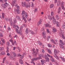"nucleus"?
Here are the masks:
<instances>
[{"label": "nucleus", "mask_w": 65, "mask_h": 65, "mask_svg": "<svg viewBox=\"0 0 65 65\" xmlns=\"http://www.w3.org/2000/svg\"><path fill=\"white\" fill-rule=\"evenodd\" d=\"M10 58L11 59H12V60H14V58H13V55H11L10 56Z\"/></svg>", "instance_id": "nucleus-30"}, {"label": "nucleus", "mask_w": 65, "mask_h": 65, "mask_svg": "<svg viewBox=\"0 0 65 65\" xmlns=\"http://www.w3.org/2000/svg\"><path fill=\"white\" fill-rule=\"evenodd\" d=\"M59 45L60 47H61V48H64V46H63V45L61 44H59Z\"/></svg>", "instance_id": "nucleus-28"}, {"label": "nucleus", "mask_w": 65, "mask_h": 65, "mask_svg": "<svg viewBox=\"0 0 65 65\" xmlns=\"http://www.w3.org/2000/svg\"><path fill=\"white\" fill-rule=\"evenodd\" d=\"M54 57L55 58H56V59H58V60H59V59H60L59 57L56 55H54Z\"/></svg>", "instance_id": "nucleus-18"}, {"label": "nucleus", "mask_w": 65, "mask_h": 65, "mask_svg": "<svg viewBox=\"0 0 65 65\" xmlns=\"http://www.w3.org/2000/svg\"><path fill=\"white\" fill-rule=\"evenodd\" d=\"M12 54H13L14 56L15 57H17V54H16V53H15L13 52H12Z\"/></svg>", "instance_id": "nucleus-19"}, {"label": "nucleus", "mask_w": 65, "mask_h": 65, "mask_svg": "<svg viewBox=\"0 0 65 65\" xmlns=\"http://www.w3.org/2000/svg\"><path fill=\"white\" fill-rule=\"evenodd\" d=\"M18 56L19 57H20V58H21V59H22V58H23L24 57V55H22L20 54H19L18 55Z\"/></svg>", "instance_id": "nucleus-12"}, {"label": "nucleus", "mask_w": 65, "mask_h": 65, "mask_svg": "<svg viewBox=\"0 0 65 65\" xmlns=\"http://www.w3.org/2000/svg\"><path fill=\"white\" fill-rule=\"evenodd\" d=\"M64 3L63 2H61V1L60 0H59L58 1L57 3V6H60V5H61V6H63L64 5Z\"/></svg>", "instance_id": "nucleus-2"}, {"label": "nucleus", "mask_w": 65, "mask_h": 65, "mask_svg": "<svg viewBox=\"0 0 65 65\" xmlns=\"http://www.w3.org/2000/svg\"><path fill=\"white\" fill-rule=\"evenodd\" d=\"M5 59H6V57H5L3 59V60L5 61Z\"/></svg>", "instance_id": "nucleus-61"}, {"label": "nucleus", "mask_w": 65, "mask_h": 65, "mask_svg": "<svg viewBox=\"0 0 65 65\" xmlns=\"http://www.w3.org/2000/svg\"><path fill=\"white\" fill-rule=\"evenodd\" d=\"M56 65H59V63L58 62H57L56 63Z\"/></svg>", "instance_id": "nucleus-64"}, {"label": "nucleus", "mask_w": 65, "mask_h": 65, "mask_svg": "<svg viewBox=\"0 0 65 65\" xmlns=\"http://www.w3.org/2000/svg\"><path fill=\"white\" fill-rule=\"evenodd\" d=\"M56 24L57 26L58 27H59V26H60V24H59V22H57L56 23Z\"/></svg>", "instance_id": "nucleus-32"}, {"label": "nucleus", "mask_w": 65, "mask_h": 65, "mask_svg": "<svg viewBox=\"0 0 65 65\" xmlns=\"http://www.w3.org/2000/svg\"><path fill=\"white\" fill-rule=\"evenodd\" d=\"M24 15H25V18L26 19H27V18H28V14H27V13H25V14H24Z\"/></svg>", "instance_id": "nucleus-25"}, {"label": "nucleus", "mask_w": 65, "mask_h": 65, "mask_svg": "<svg viewBox=\"0 0 65 65\" xmlns=\"http://www.w3.org/2000/svg\"><path fill=\"white\" fill-rule=\"evenodd\" d=\"M53 23L54 24H55L56 23V20L55 19H54L53 21Z\"/></svg>", "instance_id": "nucleus-21"}, {"label": "nucleus", "mask_w": 65, "mask_h": 65, "mask_svg": "<svg viewBox=\"0 0 65 65\" xmlns=\"http://www.w3.org/2000/svg\"><path fill=\"white\" fill-rule=\"evenodd\" d=\"M17 8L18 9H17L16 10L18 13L19 14L20 13V10H19V9L20 8V7H19V6H18L17 7Z\"/></svg>", "instance_id": "nucleus-6"}, {"label": "nucleus", "mask_w": 65, "mask_h": 65, "mask_svg": "<svg viewBox=\"0 0 65 65\" xmlns=\"http://www.w3.org/2000/svg\"><path fill=\"white\" fill-rule=\"evenodd\" d=\"M13 21H14V24H15V23H17V21L15 19H14Z\"/></svg>", "instance_id": "nucleus-44"}, {"label": "nucleus", "mask_w": 65, "mask_h": 65, "mask_svg": "<svg viewBox=\"0 0 65 65\" xmlns=\"http://www.w3.org/2000/svg\"><path fill=\"white\" fill-rule=\"evenodd\" d=\"M15 48H17V47H14L13 48V50H15Z\"/></svg>", "instance_id": "nucleus-60"}, {"label": "nucleus", "mask_w": 65, "mask_h": 65, "mask_svg": "<svg viewBox=\"0 0 65 65\" xmlns=\"http://www.w3.org/2000/svg\"><path fill=\"white\" fill-rule=\"evenodd\" d=\"M50 59L52 62H55V60H54V59H53V58H51Z\"/></svg>", "instance_id": "nucleus-42"}, {"label": "nucleus", "mask_w": 65, "mask_h": 65, "mask_svg": "<svg viewBox=\"0 0 65 65\" xmlns=\"http://www.w3.org/2000/svg\"><path fill=\"white\" fill-rule=\"evenodd\" d=\"M26 13V12H25V11H24V10H23L22 11V15H23V14H25V13Z\"/></svg>", "instance_id": "nucleus-39"}, {"label": "nucleus", "mask_w": 65, "mask_h": 65, "mask_svg": "<svg viewBox=\"0 0 65 65\" xmlns=\"http://www.w3.org/2000/svg\"><path fill=\"white\" fill-rule=\"evenodd\" d=\"M50 8H53V7H54V5L53 4H51V5H50Z\"/></svg>", "instance_id": "nucleus-43"}, {"label": "nucleus", "mask_w": 65, "mask_h": 65, "mask_svg": "<svg viewBox=\"0 0 65 65\" xmlns=\"http://www.w3.org/2000/svg\"><path fill=\"white\" fill-rule=\"evenodd\" d=\"M45 27H49V28H51V27H52L51 25L47 23L45 24Z\"/></svg>", "instance_id": "nucleus-10"}, {"label": "nucleus", "mask_w": 65, "mask_h": 65, "mask_svg": "<svg viewBox=\"0 0 65 65\" xmlns=\"http://www.w3.org/2000/svg\"><path fill=\"white\" fill-rule=\"evenodd\" d=\"M48 47H52V45L51 44H48Z\"/></svg>", "instance_id": "nucleus-48"}, {"label": "nucleus", "mask_w": 65, "mask_h": 65, "mask_svg": "<svg viewBox=\"0 0 65 65\" xmlns=\"http://www.w3.org/2000/svg\"><path fill=\"white\" fill-rule=\"evenodd\" d=\"M1 54L2 55H5V53L4 52H2L1 53Z\"/></svg>", "instance_id": "nucleus-29"}, {"label": "nucleus", "mask_w": 65, "mask_h": 65, "mask_svg": "<svg viewBox=\"0 0 65 65\" xmlns=\"http://www.w3.org/2000/svg\"><path fill=\"white\" fill-rule=\"evenodd\" d=\"M54 18H55V17H54L53 16L52 17V18H49V19L50 20H52V19H54H54H54Z\"/></svg>", "instance_id": "nucleus-38"}, {"label": "nucleus", "mask_w": 65, "mask_h": 65, "mask_svg": "<svg viewBox=\"0 0 65 65\" xmlns=\"http://www.w3.org/2000/svg\"><path fill=\"white\" fill-rule=\"evenodd\" d=\"M51 15H52V16H53L54 15V12L53 11L51 12Z\"/></svg>", "instance_id": "nucleus-53"}, {"label": "nucleus", "mask_w": 65, "mask_h": 65, "mask_svg": "<svg viewBox=\"0 0 65 65\" xmlns=\"http://www.w3.org/2000/svg\"><path fill=\"white\" fill-rule=\"evenodd\" d=\"M19 63L21 64H23V61L21 59H19Z\"/></svg>", "instance_id": "nucleus-16"}, {"label": "nucleus", "mask_w": 65, "mask_h": 65, "mask_svg": "<svg viewBox=\"0 0 65 65\" xmlns=\"http://www.w3.org/2000/svg\"><path fill=\"white\" fill-rule=\"evenodd\" d=\"M9 21H10V24L11 26L12 25V19L11 18H10L9 19Z\"/></svg>", "instance_id": "nucleus-17"}, {"label": "nucleus", "mask_w": 65, "mask_h": 65, "mask_svg": "<svg viewBox=\"0 0 65 65\" xmlns=\"http://www.w3.org/2000/svg\"><path fill=\"white\" fill-rule=\"evenodd\" d=\"M64 33V31L63 30L61 31V34L62 36V38L63 39H65V37H64V35H63V33Z\"/></svg>", "instance_id": "nucleus-7"}, {"label": "nucleus", "mask_w": 65, "mask_h": 65, "mask_svg": "<svg viewBox=\"0 0 65 65\" xmlns=\"http://www.w3.org/2000/svg\"><path fill=\"white\" fill-rule=\"evenodd\" d=\"M60 42L61 44H63V45H64V44L63 43V42L62 40H60Z\"/></svg>", "instance_id": "nucleus-36"}, {"label": "nucleus", "mask_w": 65, "mask_h": 65, "mask_svg": "<svg viewBox=\"0 0 65 65\" xmlns=\"http://www.w3.org/2000/svg\"><path fill=\"white\" fill-rule=\"evenodd\" d=\"M22 20H24V21L25 23L27 22V20H26V18H25V17L24 15H22Z\"/></svg>", "instance_id": "nucleus-4"}, {"label": "nucleus", "mask_w": 65, "mask_h": 65, "mask_svg": "<svg viewBox=\"0 0 65 65\" xmlns=\"http://www.w3.org/2000/svg\"><path fill=\"white\" fill-rule=\"evenodd\" d=\"M5 15V14H4V13H2V17L4 19V15Z\"/></svg>", "instance_id": "nucleus-46"}, {"label": "nucleus", "mask_w": 65, "mask_h": 65, "mask_svg": "<svg viewBox=\"0 0 65 65\" xmlns=\"http://www.w3.org/2000/svg\"><path fill=\"white\" fill-rule=\"evenodd\" d=\"M17 1L16 0H15L14 1H13L11 3V5L12 6H14V4Z\"/></svg>", "instance_id": "nucleus-9"}, {"label": "nucleus", "mask_w": 65, "mask_h": 65, "mask_svg": "<svg viewBox=\"0 0 65 65\" xmlns=\"http://www.w3.org/2000/svg\"><path fill=\"white\" fill-rule=\"evenodd\" d=\"M45 59L47 62H49V59L48 57H46L45 58Z\"/></svg>", "instance_id": "nucleus-33"}, {"label": "nucleus", "mask_w": 65, "mask_h": 65, "mask_svg": "<svg viewBox=\"0 0 65 65\" xmlns=\"http://www.w3.org/2000/svg\"><path fill=\"white\" fill-rule=\"evenodd\" d=\"M6 62L7 64H8V60H6Z\"/></svg>", "instance_id": "nucleus-62"}, {"label": "nucleus", "mask_w": 65, "mask_h": 65, "mask_svg": "<svg viewBox=\"0 0 65 65\" xmlns=\"http://www.w3.org/2000/svg\"><path fill=\"white\" fill-rule=\"evenodd\" d=\"M51 38V36H48L47 38V39L48 40V38Z\"/></svg>", "instance_id": "nucleus-63"}, {"label": "nucleus", "mask_w": 65, "mask_h": 65, "mask_svg": "<svg viewBox=\"0 0 65 65\" xmlns=\"http://www.w3.org/2000/svg\"><path fill=\"white\" fill-rule=\"evenodd\" d=\"M59 58H60L63 61V62H65V58L63 57H61L60 56Z\"/></svg>", "instance_id": "nucleus-14"}, {"label": "nucleus", "mask_w": 65, "mask_h": 65, "mask_svg": "<svg viewBox=\"0 0 65 65\" xmlns=\"http://www.w3.org/2000/svg\"><path fill=\"white\" fill-rule=\"evenodd\" d=\"M29 31H30V32H31V34H32V35L33 34H34V32H33V31H32L31 30H30Z\"/></svg>", "instance_id": "nucleus-41"}, {"label": "nucleus", "mask_w": 65, "mask_h": 65, "mask_svg": "<svg viewBox=\"0 0 65 65\" xmlns=\"http://www.w3.org/2000/svg\"><path fill=\"white\" fill-rule=\"evenodd\" d=\"M43 37L44 38V39H45V38H46V36H45V35H43Z\"/></svg>", "instance_id": "nucleus-57"}, {"label": "nucleus", "mask_w": 65, "mask_h": 65, "mask_svg": "<svg viewBox=\"0 0 65 65\" xmlns=\"http://www.w3.org/2000/svg\"><path fill=\"white\" fill-rule=\"evenodd\" d=\"M62 6V9H63V10H65V8H64V6Z\"/></svg>", "instance_id": "nucleus-50"}, {"label": "nucleus", "mask_w": 65, "mask_h": 65, "mask_svg": "<svg viewBox=\"0 0 65 65\" xmlns=\"http://www.w3.org/2000/svg\"><path fill=\"white\" fill-rule=\"evenodd\" d=\"M13 27L14 28H15L17 27V25L15 24L13 25Z\"/></svg>", "instance_id": "nucleus-49"}, {"label": "nucleus", "mask_w": 65, "mask_h": 65, "mask_svg": "<svg viewBox=\"0 0 65 65\" xmlns=\"http://www.w3.org/2000/svg\"><path fill=\"white\" fill-rule=\"evenodd\" d=\"M26 34H28V28H27L26 30Z\"/></svg>", "instance_id": "nucleus-40"}, {"label": "nucleus", "mask_w": 65, "mask_h": 65, "mask_svg": "<svg viewBox=\"0 0 65 65\" xmlns=\"http://www.w3.org/2000/svg\"><path fill=\"white\" fill-rule=\"evenodd\" d=\"M28 5H27V3H26V2H24V3L22 2V5L23 6H25L26 8H28V7H30V6H31V4H30V3H28Z\"/></svg>", "instance_id": "nucleus-1"}, {"label": "nucleus", "mask_w": 65, "mask_h": 65, "mask_svg": "<svg viewBox=\"0 0 65 65\" xmlns=\"http://www.w3.org/2000/svg\"><path fill=\"white\" fill-rule=\"evenodd\" d=\"M42 53H44V49H42Z\"/></svg>", "instance_id": "nucleus-52"}, {"label": "nucleus", "mask_w": 65, "mask_h": 65, "mask_svg": "<svg viewBox=\"0 0 65 65\" xmlns=\"http://www.w3.org/2000/svg\"><path fill=\"white\" fill-rule=\"evenodd\" d=\"M1 6L3 7L4 8H6V7H5V5L4 4H2Z\"/></svg>", "instance_id": "nucleus-31"}, {"label": "nucleus", "mask_w": 65, "mask_h": 65, "mask_svg": "<svg viewBox=\"0 0 65 65\" xmlns=\"http://www.w3.org/2000/svg\"><path fill=\"white\" fill-rule=\"evenodd\" d=\"M35 48H34L32 49V51L34 52L33 53H32V54H33V55H35V56H36V55L37 54V52H36V51H35Z\"/></svg>", "instance_id": "nucleus-8"}, {"label": "nucleus", "mask_w": 65, "mask_h": 65, "mask_svg": "<svg viewBox=\"0 0 65 65\" xmlns=\"http://www.w3.org/2000/svg\"><path fill=\"white\" fill-rule=\"evenodd\" d=\"M43 55L42 54H40L39 55V57H38L36 59V60H39V59H41V57H43Z\"/></svg>", "instance_id": "nucleus-3"}, {"label": "nucleus", "mask_w": 65, "mask_h": 65, "mask_svg": "<svg viewBox=\"0 0 65 65\" xmlns=\"http://www.w3.org/2000/svg\"><path fill=\"white\" fill-rule=\"evenodd\" d=\"M51 41L53 42L54 44H56V42H55L54 40L52 39H51Z\"/></svg>", "instance_id": "nucleus-24"}, {"label": "nucleus", "mask_w": 65, "mask_h": 65, "mask_svg": "<svg viewBox=\"0 0 65 65\" xmlns=\"http://www.w3.org/2000/svg\"><path fill=\"white\" fill-rule=\"evenodd\" d=\"M53 30L54 32H55V33L57 32V30L55 28H53Z\"/></svg>", "instance_id": "nucleus-27"}, {"label": "nucleus", "mask_w": 65, "mask_h": 65, "mask_svg": "<svg viewBox=\"0 0 65 65\" xmlns=\"http://www.w3.org/2000/svg\"><path fill=\"white\" fill-rule=\"evenodd\" d=\"M16 32L17 33H18L19 34H20L21 35L22 34V31H20V30H19L17 28H16Z\"/></svg>", "instance_id": "nucleus-5"}, {"label": "nucleus", "mask_w": 65, "mask_h": 65, "mask_svg": "<svg viewBox=\"0 0 65 65\" xmlns=\"http://www.w3.org/2000/svg\"><path fill=\"white\" fill-rule=\"evenodd\" d=\"M46 50L48 51L49 54H52V52H51V51L50 50L48 49V48H47Z\"/></svg>", "instance_id": "nucleus-15"}, {"label": "nucleus", "mask_w": 65, "mask_h": 65, "mask_svg": "<svg viewBox=\"0 0 65 65\" xmlns=\"http://www.w3.org/2000/svg\"><path fill=\"white\" fill-rule=\"evenodd\" d=\"M61 8L60 7H59L58 10V13H60V11H61Z\"/></svg>", "instance_id": "nucleus-22"}, {"label": "nucleus", "mask_w": 65, "mask_h": 65, "mask_svg": "<svg viewBox=\"0 0 65 65\" xmlns=\"http://www.w3.org/2000/svg\"><path fill=\"white\" fill-rule=\"evenodd\" d=\"M5 6L6 7H7V6L8 5V3H6L5 4Z\"/></svg>", "instance_id": "nucleus-47"}, {"label": "nucleus", "mask_w": 65, "mask_h": 65, "mask_svg": "<svg viewBox=\"0 0 65 65\" xmlns=\"http://www.w3.org/2000/svg\"><path fill=\"white\" fill-rule=\"evenodd\" d=\"M9 41H10V42H13V40H12L11 39L9 40Z\"/></svg>", "instance_id": "nucleus-58"}, {"label": "nucleus", "mask_w": 65, "mask_h": 65, "mask_svg": "<svg viewBox=\"0 0 65 65\" xmlns=\"http://www.w3.org/2000/svg\"><path fill=\"white\" fill-rule=\"evenodd\" d=\"M38 44H39V45H42V43H41V42H40L39 41H38Z\"/></svg>", "instance_id": "nucleus-34"}, {"label": "nucleus", "mask_w": 65, "mask_h": 65, "mask_svg": "<svg viewBox=\"0 0 65 65\" xmlns=\"http://www.w3.org/2000/svg\"><path fill=\"white\" fill-rule=\"evenodd\" d=\"M42 19H41L40 20V21L38 22L37 24V26H39V25H40V24H41V22H42Z\"/></svg>", "instance_id": "nucleus-11"}, {"label": "nucleus", "mask_w": 65, "mask_h": 65, "mask_svg": "<svg viewBox=\"0 0 65 65\" xmlns=\"http://www.w3.org/2000/svg\"><path fill=\"white\" fill-rule=\"evenodd\" d=\"M34 5L33 3H32L31 4V7H34Z\"/></svg>", "instance_id": "nucleus-55"}, {"label": "nucleus", "mask_w": 65, "mask_h": 65, "mask_svg": "<svg viewBox=\"0 0 65 65\" xmlns=\"http://www.w3.org/2000/svg\"><path fill=\"white\" fill-rule=\"evenodd\" d=\"M62 26V28L64 29H65V25H63Z\"/></svg>", "instance_id": "nucleus-54"}, {"label": "nucleus", "mask_w": 65, "mask_h": 65, "mask_svg": "<svg viewBox=\"0 0 65 65\" xmlns=\"http://www.w3.org/2000/svg\"><path fill=\"white\" fill-rule=\"evenodd\" d=\"M41 61L42 65H43V64H44V63H46V62H45L46 61L44 60H41Z\"/></svg>", "instance_id": "nucleus-13"}, {"label": "nucleus", "mask_w": 65, "mask_h": 65, "mask_svg": "<svg viewBox=\"0 0 65 65\" xmlns=\"http://www.w3.org/2000/svg\"><path fill=\"white\" fill-rule=\"evenodd\" d=\"M4 49V47H1L0 48V52H1V51H3Z\"/></svg>", "instance_id": "nucleus-26"}, {"label": "nucleus", "mask_w": 65, "mask_h": 65, "mask_svg": "<svg viewBox=\"0 0 65 65\" xmlns=\"http://www.w3.org/2000/svg\"><path fill=\"white\" fill-rule=\"evenodd\" d=\"M1 40L4 43H5V41H4V40L3 39V38H2L1 39Z\"/></svg>", "instance_id": "nucleus-37"}, {"label": "nucleus", "mask_w": 65, "mask_h": 65, "mask_svg": "<svg viewBox=\"0 0 65 65\" xmlns=\"http://www.w3.org/2000/svg\"><path fill=\"white\" fill-rule=\"evenodd\" d=\"M54 54L55 55H57V53H58V52H54Z\"/></svg>", "instance_id": "nucleus-59"}, {"label": "nucleus", "mask_w": 65, "mask_h": 65, "mask_svg": "<svg viewBox=\"0 0 65 65\" xmlns=\"http://www.w3.org/2000/svg\"><path fill=\"white\" fill-rule=\"evenodd\" d=\"M7 49V51H6V52L7 53V56H8V47H6Z\"/></svg>", "instance_id": "nucleus-23"}, {"label": "nucleus", "mask_w": 65, "mask_h": 65, "mask_svg": "<svg viewBox=\"0 0 65 65\" xmlns=\"http://www.w3.org/2000/svg\"><path fill=\"white\" fill-rule=\"evenodd\" d=\"M55 18L57 20H59V17L57 15L55 16Z\"/></svg>", "instance_id": "nucleus-20"}, {"label": "nucleus", "mask_w": 65, "mask_h": 65, "mask_svg": "<svg viewBox=\"0 0 65 65\" xmlns=\"http://www.w3.org/2000/svg\"><path fill=\"white\" fill-rule=\"evenodd\" d=\"M47 32L48 33H50V34H51V31H49V29H47Z\"/></svg>", "instance_id": "nucleus-35"}, {"label": "nucleus", "mask_w": 65, "mask_h": 65, "mask_svg": "<svg viewBox=\"0 0 65 65\" xmlns=\"http://www.w3.org/2000/svg\"><path fill=\"white\" fill-rule=\"evenodd\" d=\"M16 18L18 20H20V17L19 16L17 15L16 16Z\"/></svg>", "instance_id": "nucleus-45"}, {"label": "nucleus", "mask_w": 65, "mask_h": 65, "mask_svg": "<svg viewBox=\"0 0 65 65\" xmlns=\"http://www.w3.org/2000/svg\"><path fill=\"white\" fill-rule=\"evenodd\" d=\"M35 60H36V58H33L31 60L32 61H35Z\"/></svg>", "instance_id": "nucleus-51"}, {"label": "nucleus", "mask_w": 65, "mask_h": 65, "mask_svg": "<svg viewBox=\"0 0 65 65\" xmlns=\"http://www.w3.org/2000/svg\"><path fill=\"white\" fill-rule=\"evenodd\" d=\"M46 34V33H45V32H43V35H45V34Z\"/></svg>", "instance_id": "nucleus-56"}]
</instances>
